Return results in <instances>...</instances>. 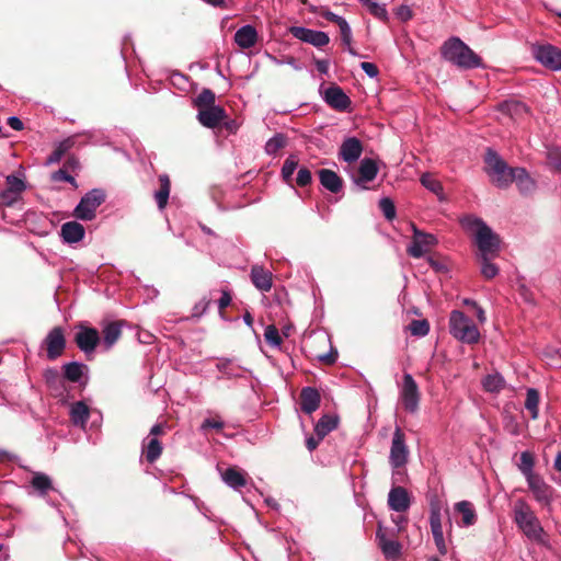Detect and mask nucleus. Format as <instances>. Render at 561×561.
Returning a JSON list of instances; mask_svg holds the SVG:
<instances>
[{
	"label": "nucleus",
	"instance_id": "f257e3e1",
	"mask_svg": "<svg viewBox=\"0 0 561 561\" xmlns=\"http://www.w3.org/2000/svg\"><path fill=\"white\" fill-rule=\"evenodd\" d=\"M443 58L460 69H473L483 66L482 58L478 56L459 37L447 39L440 47Z\"/></svg>",
	"mask_w": 561,
	"mask_h": 561
},
{
	"label": "nucleus",
	"instance_id": "f03ea898",
	"mask_svg": "<svg viewBox=\"0 0 561 561\" xmlns=\"http://www.w3.org/2000/svg\"><path fill=\"white\" fill-rule=\"evenodd\" d=\"M461 224L463 228L473 232L479 255L496 256L499 254L501 239L482 219L466 217Z\"/></svg>",
	"mask_w": 561,
	"mask_h": 561
},
{
	"label": "nucleus",
	"instance_id": "7ed1b4c3",
	"mask_svg": "<svg viewBox=\"0 0 561 561\" xmlns=\"http://www.w3.org/2000/svg\"><path fill=\"white\" fill-rule=\"evenodd\" d=\"M514 520L519 529L531 540L541 542L543 529L530 506L522 499L514 504Z\"/></svg>",
	"mask_w": 561,
	"mask_h": 561
},
{
	"label": "nucleus",
	"instance_id": "20e7f679",
	"mask_svg": "<svg viewBox=\"0 0 561 561\" xmlns=\"http://www.w3.org/2000/svg\"><path fill=\"white\" fill-rule=\"evenodd\" d=\"M485 172L490 176L492 184L500 188H506L512 184L511 168L500 154L491 148H488L484 156Z\"/></svg>",
	"mask_w": 561,
	"mask_h": 561
},
{
	"label": "nucleus",
	"instance_id": "39448f33",
	"mask_svg": "<svg viewBox=\"0 0 561 561\" xmlns=\"http://www.w3.org/2000/svg\"><path fill=\"white\" fill-rule=\"evenodd\" d=\"M449 332L456 340L466 344H476L480 340V332L477 325L468 316L459 310L450 312Z\"/></svg>",
	"mask_w": 561,
	"mask_h": 561
},
{
	"label": "nucleus",
	"instance_id": "423d86ee",
	"mask_svg": "<svg viewBox=\"0 0 561 561\" xmlns=\"http://www.w3.org/2000/svg\"><path fill=\"white\" fill-rule=\"evenodd\" d=\"M105 193L100 188L88 192L73 210L75 217L81 220H92L96 208L105 202Z\"/></svg>",
	"mask_w": 561,
	"mask_h": 561
},
{
	"label": "nucleus",
	"instance_id": "0eeeda50",
	"mask_svg": "<svg viewBox=\"0 0 561 561\" xmlns=\"http://www.w3.org/2000/svg\"><path fill=\"white\" fill-rule=\"evenodd\" d=\"M66 344L65 330L61 327H54L43 340L42 347L49 360H56L64 354Z\"/></svg>",
	"mask_w": 561,
	"mask_h": 561
},
{
	"label": "nucleus",
	"instance_id": "6e6552de",
	"mask_svg": "<svg viewBox=\"0 0 561 561\" xmlns=\"http://www.w3.org/2000/svg\"><path fill=\"white\" fill-rule=\"evenodd\" d=\"M404 410L409 413H415L419 410L421 393L419 386L410 374L403 376V383L400 393Z\"/></svg>",
	"mask_w": 561,
	"mask_h": 561
},
{
	"label": "nucleus",
	"instance_id": "1a4fd4ad",
	"mask_svg": "<svg viewBox=\"0 0 561 561\" xmlns=\"http://www.w3.org/2000/svg\"><path fill=\"white\" fill-rule=\"evenodd\" d=\"M533 55L542 66L550 70H561V49L551 45L533 46Z\"/></svg>",
	"mask_w": 561,
	"mask_h": 561
},
{
	"label": "nucleus",
	"instance_id": "9d476101",
	"mask_svg": "<svg viewBox=\"0 0 561 561\" xmlns=\"http://www.w3.org/2000/svg\"><path fill=\"white\" fill-rule=\"evenodd\" d=\"M409 458V448L405 444V435L400 427L394 430L389 461L393 468H401L405 466Z\"/></svg>",
	"mask_w": 561,
	"mask_h": 561
},
{
	"label": "nucleus",
	"instance_id": "9b49d317",
	"mask_svg": "<svg viewBox=\"0 0 561 561\" xmlns=\"http://www.w3.org/2000/svg\"><path fill=\"white\" fill-rule=\"evenodd\" d=\"M288 32L297 39L310 44L317 48L327 46L330 37L325 32L307 28L304 26H290Z\"/></svg>",
	"mask_w": 561,
	"mask_h": 561
},
{
	"label": "nucleus",
	"instance_id": "f8f14e48",
	"mask_svg": "<svg viewBox=\"0 0 561 561\" xmlns=\"http://www.w3.org/2000/svg\"><path fill=\"white\" fill-rule=\"evenodd\" d=\"M75 343L87 355L93 353L100 343L99 331L94 328L84 325L79 327V331L75 335Z\"/></svg>",
	"mask_w": 561,
	"mask_h": 561
},
{
	"label": "nucleus",
	"instance_id": "ddd939ff",
	"mask_svg": "<svg viewBox=\"0 0 561 561\" xmlns=\"http://www.w3.org/2000/svg\"><path fill=\"white\" fill-rule=\"evenodd\" d=\"M43 377L50 394L61 401L66 400L67 388L64 376H60L56 368H47L44 370Z\"/></svg>",
	"mask_w": 561,
	"mask_h": 561
},
{
	"label": "nucleus",
	"instance_id": "4468645a",
	"mask_svg": "<svg viewBox=\"0 0 561 561\" xmlns=\"http://www.w3.org/2000/svg\"><path fill=\"white\" fill-rule=\"evenodd\" d=\"M378 174V165L374 159L365 158L360 161L357 174L353 176V182L362 190H366V184L374 181Z\"/></svg>",
	"mask_w": 561,
	"mask_h": 561
},
{
	"label": "nucleus",
	"instance_id": "2eb2a0df",
	"mask_svg": "<svg viewBox=\"0 0 561 561\" xmlns=\"http://www.w3.org/2000/svg\"><path fill=\"white\" fill-rule=\"evenodd\" d=\"M527 482L536 501L541 505H549L552 500L553 489L538 474L529 476Z\"/></svg>",
	"mask_w": 561,
	"mask_h": 561
},
{
	"label": "nucleus",
	"instance_id": "dca6fc26",
	"mask_svg": "<svg viewBox=\"0 0 561 561\" xmlns=\"http://www.w3.org/2000/svg\"><path fill=\"white\" fill-rule=\"evenodd\" d=\"M413 229H414L413 240H412L411 247L408 249V253L411 256L419 259V257L423 256L424 253L431 247L436 244L437 240L431 233L420 231L415 227Z\"/></svg>",
	"mask_w": 561,
	"mask_h": 561
},
{
	"label": "nucleus",
	"instance_id": "f3484780",
	"mask_svg": "<svg viewBox=\"0 0 561 561\" xmlns=\"http://www.w3.org/2000/svg\"><path fill=\"white\" fill-rule=\"evenodd\" d=\"M430 525L438 551L442 554H445L447 552V548L443 535L440 507L438 505L431 506Z\"/></svg>",
	"mask_w": 561,
	"mask_h": 561
},
{
	"label": "nucleus",
	"instance_id": "a211bd4d",
	"mask_svg": "<svg viewBox=\"0 0 561 561\" xmlns=\"http://www.w3.org/2000/svg\"><path fill=\"white\" fill-rule=\"evenodd\" d=\"M227 118V113L224 107L217 105L209 108L198 111V122L207 128L218 127Z\"/></svg>",
	"mask_w": 561,
	"mask_h": 561
},
{
	"label": "nucleus",
	"instance_id": "6ab92c4d",
	"mask_svg": "<svg viewBox=\"0 0 561 561\" xmlns=\"http://www.w3.org/2000/svg\"><path fill=\"white\" fill-rule=\"evenodd\" d=\"M376 538L378 546L382 553L388 559H397L401 554V545L399 541L388 537L387 529H383L380 525L378 526Z\"/></svg>",
	"mask_w": 561,
	"mask_h": 561
},
{
	"label": "nucleus",
	"instance_id": "aec40b11",
	"mask_svg": "<svg viewBox=\"0 0 561 561\" xmlns=\"http://www.w3.org/2000/svg\"><path fill=\"white\" fill-rule=\"evenodd\" d=\"M325 102L334 110L346 111L351 105V99L336 84L331 85L324 93Z\"/></svg>",
	"mask_w": 561,
	"mask_h": 561
},
{
	"label": "nucleus",
	"instance_id": "412c9836",
	"mask_svg": "<svg viewBox=\"0 0 561 561\" xmlns=\"http://www.w3.org/2000/svg\"><path fill=\"white\" fill-rule=\"evenodd\" d=\"M362 152V141L356 137H348L342 142L339 150V156L343 161L353 163L359 159Z\"/></svg>",
	"mask_w": 561,
	"mask_h": 561
},
{
	"label": "nucleus",
	"instance_id": "4be33fe9",
	"mask_svg": "<svg viewBox=\"0 0 561 561\" xmlns=\"http://www.w3.org/2000/svg\"><path fill=\"white\" fill-rule=\"evenodd\" d=\"M388 505L392 511L402 513L409 510L411 500L403 486H394L388 494Z\"/></svg>",
	"mask_w": 561,
	"mask_h": 561
},
{
	"label": "nucleus",
	"instance_id": "5701e85b",
	"mask_svg": "<svg viewBox=\"0 0 561 561\" xmlns=\"http://www.w3.org/2000/svg\"><path fill=\"white\" fill-rule=\"evenodd\" d=\"M321 397L319 391L312 387L302 388L300 392V409L306 414H311L320 407Z\"/></svg>",
	"mask_w": 561,
	"mask_h": 561
},
{
	"label": "nucleus",
	"instance_id": "b1692460",
	"mask_svg": "<svg viewBox=\"0 0 561 561\" xmlns=\"http://www.w3.org/2000/svg\"><path fill=\"white\" fill-rule=\"evenodd\" d=\"M251 280L261 291H268L272 288L273 275L261 265H253L251 268Z\"/></svg>",
	"mask_w": 561,
	"mask_h": 561
},
{
	"label": "nucleus",
	"instance_id": "393cba45",
	"mask_svg": "<svg viewBox=\"0 0 561 561\" xmlns=\"http://www.w3.org/2000/svg\"><path fill=\"white\" fill-rule=\"evenodd\" d=\"M321 185L331 193H339L343 187V180L336 172L330 169H321L318 171Z\"/></svg>",
	"mask_w": 561,
	"mask_h": 561
},
{
	"label": "nucleus",
	"instance_id": "a878e982",
	"mask_svg": "<svg viewBox=\"0 0 561 561\" xmlns=\"http://www.w3.org/2000/svg\"><path fill=\"white\" fill-rule=\"evenodd\" d=\"M499 111L512 119H517L528 113V107L520 101L508 100L499 104Z\"/></svg>",
	"mask_w": 561,
	"mask_h": 561
},
{
	"label": "nucleus",
	"instance_id": "bb28decb",
	"mask_svg": "<svg viewBox=\"0 0 561 561\" xmlns=\"http://www.w3.org/2000/svg\"><path fill=\"white\" fill-rule=\"evenodd\" d=\"M257 41V32L252 25H244L240 27L234 34V42L241 48H251Z\"/></svg>",
	"mask_w": 561,
	"mask_h": 561
},
{
	"label": "nucleus",
	"instance_id": "cd10ccee",
	"mask_svg": "<svg viewBox=\"0 0 561 561\" xmlns=\"http://www.w3.org/2000/svg\"><path fill=\"white\" fill-rule=\"evenodd\" d=\"M84 227L77 221H68L61 226V237L68 243H76L83 239Z\"/></svg>",
	"mask_w": 561,
	"mask_h": 561
},
{
	"label": "nucleus",
	"instance_id": "c85d7f7f",
	"mask_svg": "<svg viewBox=\"0 0 561 561\" xmlns=\"http://www.w3.org/2000/svg\"><path fill=\"white\" fill-rule=\"evenodd\" d=\"M122 325V321H113L107 323L102 330L103 344L106 350H110L121 337Z\"/></svg>",
	"mask_w": 561,
	"mask_h": 561
},
{
	"label": "nucleus",
	"instance_id": "c756f323",
	"mask_svg": "<svg viewBox=\"0 0 561 561\" xmlns=\"http://www.w3.org/2000/svg\"><path fill=\"white\" fill-rule=\"evenodd\" d=\"M221 477L225 483L233 489H240L247 484L245 472L236 467L228 468L225 472H222Z\"/></svg>",
	"mask_w": 561,
	"mask_h": 561
},
{
	"label": "nucleus",
	"instance_id": "7c9ffc66",
	"mask_svg": "<svg viewBox=\"0 0 561 561\" xmlns=\"http://www.w3.org/2000/svg\"><path fill=\"white\" fill-rule=\"evenodd\" d=\"M339 424V417L324 414L316 424L314 432L319 439H323L330 432L335 430Z\"/></svg>",
	"mask_w": 561,
	"mask_h": 561
},
{
	"label": "nucleus",
	"instance_id": "2f4dec72",
	"mask_svg": "<svg viewBox=\"0 0 561 561\" xmlns=\"http://www.w3.org/2000/svg\"><path fill=\"white\" fill-rule=\"evenodd\" d=\"M160 187L154 194V198L159 209L165 208L171 191L170 178L167 174L159 175Z\"/></svg>",
	"mask_w": 561,
	"mask_h": 561
},
{
	"label": "nucleus",
	"instance_id": "473e14b6",
	"mask_svg": "<svg viewBox=\"0 0 561 561\" xmlns=\"http://www.w3.org/2000/svg\"><path fill=\"white\" fill-rule=\"evenodd\" d=\"M163 450L162 444L156 437L148 439L147 443L144 444L142 454L149 463H153L161 456Z\"/></svg>",
	"mask_w": 561,
	"mask_h": 561
},
{
	"label": "nucleus",
	"instance_id": "72a5a7b5",
	"mask_svg": "<svg viewBox=\"0 0 561 561\" xmlns=\"http://www.w3.org/2000/svg\"><path fill=\"white\" fill-rule=\"evenodd\" d=\"M83 369H87L84 364L78 362H70L62 366L64 379L70 382H78L83 376Z\"/></svg>",
	"mask_w": 561,
	"mask_h": 561
},
{
	"label": "nucleus",
	"instance_id": "f704fd0d",
	"mask_svg": "<svg viewBox=\"0 0 561 561\" xmlns=\"http://www.w3.org/2000/svg\"><path fill=\"white\" fill-rule=\"evenodd\" d=\"M455 510L461 514L462 516V524L465 526H471L477 520V515L473 510V505L469 501H460L456 503Z\"/></svg>",
	"mask_w": 561,
	"mask_h": 561
},
{
	"label": "nucleus",
	"instance_id": "c9c22d12",
	"mask_svg": "<svg viewBox=\"0 0 561 561\" xmlns=\"http://www.w3.org/2000/svg\"><path fill=\"white\" fill-rule=\"evenodd\" d=\"M539 400H540V396H539V392H538L537 389H535V388L527 389L525 408L530 413V417L533 420H537L538 419V414H539V409H538Z\"/></svg>",
	"mask_w": 561,
	"mask_h": 561
},
{
	"label": "nucleus",
	"instance_id": "e433bc0d",
	"mask_svg": "<svg viewBox=\"0 0 561 561\" xmlns=\"http://www.w3.org/2000/svg\"><path fill=\"white\" fill-rule=\"evenodd\" d=\"M70 415L75 424H84L90 416L89 407L83 401H78L72 404Z\"/></svg>",
	"mask_w": 561,
	"mask_h": 561
},
{
	"label": "nucleus",
	"instance_id": "4c0bfd02",
	"mask_svg": "<svg viewBox=\"0 0 561 561\" xmlns=\"http://www.w3.org/2000/svg\"><path fill=\"white\" fill-rule=\"evenodd\" d=\"M482 385L488 392H500L505 386V380L499 373H495L485 376Z\"/></svg>",
	"mask_w": 561,
	"mask_h": 561
},
{
	"label": "nucleus",
	"instance_id": "58836bf2",
	"mask_svg": "<svg viewBox=\"0 0 561 561\" xmlns=\"http://www.w3.org/2000/svg\"><path fill=\"white\" fill-rule=\"evenodd\" d=\"M216 95L210 89H203L202 92L197 95V98L194 101V105L197 107V110L203 108H209L217 106L215 104Z\"/></svg>",
	"mask_w": 561,
	"mask_h": 561
},
{
	"label": "nucleus",
	"instance_id": "ea45409f",
	"mask_svg": "<svg viewBox=\"0 0 561 561\" xmlns=\"http://www.w3.org/2000/svg\"><path fill=\"white\" fill-rule=\"evenodd\" d=\"M493 256L479 255L478 260L481 264V274L486 278L491 279L495 277L499 273V268L495 264L491 262Z\"/></svg>",
	"mask_w": 561,
	"mask_h": 561
},
{
	"label": "nucleus",
	"instance_id": "a19ab883",
	"mask_svg": "<svg viewBox=\"0 0 561 561\" xmlns=\"http://www.w3.org/2000/svg\"><path fill=\"white\" fill-rule=\"evenodd\" d=\"M547 164L550 169L561 173V149L558 147H550L546 152Z\"/></svg>",
	"mask_w": 561,
	"mask_h": 561
},
{
	"label": "nucleus",
	"instance_id": "79ce46f5",
	"mask_svg": "<svg viewBox=\"0 0 561 561\" xmlns=\"http://www.w3.org/2000/svg\"><path fill=\"white\" fill-rule=\"evenodd\" d=\"M342 43L347 47L351 55L357 56V51L352 47V30L347 21L344 19L341 24H337Z\"/></svg>",
	"mask_w": 561,
	"mask_h": 561
},
{
	"label": "nucleus",
	"instance_id": "37998d69",
	"mask_svg": "<svg viewBox=\"0 0 561 561\" xmlns=\"http://www.w3.org/2000/svg\"><path fill=\"white\" fill-rule=\"evenodd\" d=\"M287 137L284 134H276L265 145V152L267 154H275L279 149L286 147Z\"/></svg>",
	"mask_w": 561,
	"mask_h": 561
},
{
	"label": "nucleus",
	"instance_id": "c03bdc74",
	"mask_svg": "<svg viewBox=\"0 0 561 561\" xmlns=\"http://www.w3.org/2000/svg\"><path fill=\"white\" fill-rule=\"evenodd\" d=\"M421 183L424 187L436 195H440L443 192L442 183L431 173H424L421 176Z\"/></svg>",
	"mask_w": 561,
	"mask_h": 561
},
{
	"label": "nucleus",
	"instance_id": "a18cd8bd",
	"mask_svg": "<svg viewBox=\"0 0 561 561\" xmlns=\"http://www.w3.org/2000/svg\"><path fill=\"white\" fill-rule=\"evenodd\" d=\"M534 463L535 461L533 455L529 451H523L520 455V463L518 465V467L523 474L526 477V479H528L529 476L536 474L533 472Z\"/></svg>",
	"mask_w": 561,
	"mask_h": 561
},
{
	"label": "nucleus",
	"instance_id": "49530a36",
	"mask_svg": "<svg viewBox=\"0 0 561 561\" xmlns=\"http://www.w3.org/2000/svg\"><path fill=\"white\" fill-rule=\"evenodd\" d=\"M365 7H367V9L369 10V12L376 16L377 19L381 20V21H387L388 20V13H387V10L383 5H380L379 3L373 1V0H359Z\"/></svg>",
	"mask_w": 561,
	"mask_h": 561
},
{
	"label": "nucleus",
	"instance_id": "de8ad7c7",
	"mask_svg": "<svg viewBox=\"0 0 561 561\" xmlns=\"http://www.w3.org/2000/svg\"><path fill=\"white\" fill-rule=\"evenodd\" d=\"M31 483L41 493H47L51 489V480L44 473H36Z\"/></svg>",
	"mask_w": 561,
	"mask_h": 561
},
{
	"label": "nucleus",
	"instance_id": "09e8293b",
	"mask_svg": "<svg viewBox=\"0 0 561 561\" xmlns=\"http://www.w3.org/2000/svg\"><path fill=\"white\" fill-rule=\"evenodd\" d=\"M408 329L414 336H425L430 331V323L426 319L413 320Z\"/></svg>",
	"mask_w": 561,
	"mask_h": 561
},
{
	"label": "nucleus",
	"instance_id": "8fccbe9b",
	"mask_svg": "<svg viewBox=\"0 0 561 561\" xmlns=\"http://www.w3.org/2000/svg\"><path fill=\"white\" fill-rule=\"evenodd\" d=\"M298 167V158L294 154H290L284 162L282 168V176L286 182L291 180V176L295 170Z\"/></svg>",
	"mask_w": 561,
	"mask_h": 561
},
{
	"label": "nucleus",
	"instance_id": "3c124183",
	"mask_svg": "<svg viewBox=\"0 0 561 561\" xmlns=\"http://www.w3.org/2000/svg\"><path fill=\"white\" fill-rule=\"evenodd\" d=\"M512 183L515 182L516 184H519L520 182L525 181L526 182V188H533L534 187V182L533 180L530 179L528 172L526 171V169L524 168H513V171H512Z\"/></svg>",
	"mask_w": 561,
	"mask_h": 561
},
{
	"label": "nucleus",
	"instance_id": "603ef678",
	"mask_svg": "<svg viewBox=\"0 0 561 561\" xmlns=\"http://www.w3.org/2000/svg\"><path fill=\"white\" fill-rule=\"evenodd\" d=\"M379 208L388 220H392L396 217V206L391 198H381L379 201Z\"/></svg>",
	"mask_w": 561,
	"mask_h": 561
},
{
	"label": "nucleus",
	"instance_id": "864d4df0",
	"mask_svg": "<svg viewBox=\"0 0 561 561\" xmlns=\"http://www.w3.org/2000/svg\"><path fill=\"white\" fill-rule=\"evenodd\" d=\"M264 336L266 342L273 346H279L283 342L277 328L273 324L266 327Z\"/></svg>",
	"mask_w": 561,
	"mask_h": 561
},
{
	"label": "nucleus",
	"instance_id": "5fc2aeb1",
	"mask_svg": "<svg viewBox=\"0 0 561 561\" xmlns=\"http://www.w3.org/2000/svg\"><path fill=\"white\" fill-rule=\"evenodd\" d=\"M5 182L8 185L7 190L16 193L18 195H21L25 190V183L13 174L8 175Z\"/></svg>",
	"mask_w": 561,
	"mask_h": 561
},
{
	"label": "nucleus",
	"instance_id": "6e6d98bb",
	"mask_svg": "<svg viewBox=\"0 0 561 561\" xmlns=\"http://www.w3.org/2000/svg\"><path fill=\"white\" fill-rule=\"evenodd\" d=\"M311 181H312V175H311L310 170L306 167H301L298 170L297 178H296L297 185L300 187H304V186H307L308 184H310Z\"/></svg>",
	"mask_w": 561,
	"mask_h": 561
},
{
	"label": "nucleus",
	"instance_id": "4d7b16f0",
	"mask_svg": "<svg viewBox=\"0 0 561 561\" xmlns=\"http://www.w3.org/2000/svg\"><path fill=\"white\" fill-rule=\"evenodd\" d=\"M51 180L54 182H68L70 184H72L73 186H77V183H76V180L72 175H70L68 173V171L66 169H59L57 171H55L53 174H51Z\"/></svg>",
	"mask_w": 561,
	"mask_h": 561
},
{
	"label": "nucleus",
	"instance_id": "13d9d810",
	"mask_svg": "<svg viewBox=\"0 0 561 561\" xmlns=\"http://www.w3.org/2000/svg\"><path fill=\"white\" fill-rule=\"evenodd\" d=\"M78 140V135H72L58 144L56 149L65 156L71 148L75 147Z\"/></svg>",
	"mask_w": 561,
	"mask_h": 561
},
{
	"label": "nucleus",
	"instance_id": "bf43d9fd",
	"mask_svg": "<svg viewBox=\"0 0 561 561\" xmlns=\"http://www.w3.org/2000/svg\"><path fill=\"white\" fill-rule=\"evenodd\" d=\"M20 195L13 193L9 190H4L0 193V205L1 206H12L15 202H18Z\"/></svg>",
	"mask_w": 561,
	"mask_h": 561
},
{
	"label": "nucleus",
	"instance_id": "052dcab7",
	"mask_svg": "<svg viewBox=\"0 0 561 561\" xmlns=\"http://www.w3.org/2000/svg\"><path fill=\"white\" fill-rule=\"evenodd\" d=\"M314 356L325 365H333L337 359V352L331 346V351L329 353L316 354Z\"/></svg>",
	"mask_w": 561,
	"mask_h": 561
},
{
	"label": "nucleus",
	"instance_id": "680f3d73",
	"mask_svg": "<svg viewBox=\"0 0 561 561\" xmlns=\"http://www.w3.org/2000/svg\"><path fill=\"white\" fill-rule=\"evenodd\" d=\"M396 15L398 16L399 20L407 22L410 19H412L413 13L410 7L400 5L396 11Z\"/></svg>",
	"mask_w": 561,
	"mask_h": 561
},
{
	"label": "nucleus",
	"instance_id": "e2e57ef3",
	"mask_svg": "<svg viewBox=\"0 0 561 561\" xmlns=\"http://www.w3.org/2000/svg\"><path fill=\"white\" fill-rule=\"evenodd\" d=\"M319 14L324 18L325 20H328L329 22H332V23H335L336 25L337 24H341V22L344 20V18L331 12L330 10L328 9H321V11L319 12Z\"/></svg>",
	"mask_w": 561,
	"mask_h": 561
},
{
	"label": "nucleus",
	"instance_id": "0e129e2a",
	"mask_svg": "<svg viewBox=\"0 0 561 561\" xmlns=\"http://www.w3.org/2000/svg\"><path fill=\"white\" fill-rule=\"evenodd\" d=\"M231 295L228 290L224 289L221 291V297L218 300L219 312L222 316V311L231 304Z\"/></svg>",
	"mask_w": 561,
	"mask_h": 561
},
{
	"label": "nucleus",
	"instance_id": "69168bd1",
	"mask_svg": "<svg viewBox=\"0 0 561 561\" xmlns=\"http://www.w3.org/2000/svg\"><path fill=\"white\" fill-rule=\"evenodd\" d=\"M360 68L365 71V73L367 76H369L370 78H375L378 76L379 73V70H378V67L373 64V62H368V61H363L360 64Z\"/></svg>",
	"mask_w": 561,
	"mask_h": 561
},
{
	"label": "nucleus",
	"instance_id": "338daca9",
	"mask_svg": "<svg viewBox=\"0 0 561 561\" xmlns=\"http://www.w3.org/2000/svg\"><path fill=\"white\" fill-rule=\"evenodd\" d=\"M202 428H215L217 431H221L224 428V422L215 419H206L202 424Z\"/></svg>",
	"mask_w": 561,
	"mask_h": 561
},
{
	"label": "nucleus",
	"instance_id": "774afa93",
	"mask_svg": "<svg viewBox=\"0 0 561 561\" xmlns=\"http://www.w3.org/2000/svg\"><path fill=\"white\" fill-rule=\"evenodd\" d=\"M8 125L14 130H22L24 128L23 122L15 116H11L7 121Z\"/></svg>",
	"mask_w": 561,
	"mask_h": 561
}]
</instances>
